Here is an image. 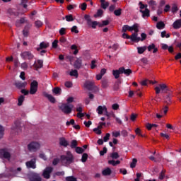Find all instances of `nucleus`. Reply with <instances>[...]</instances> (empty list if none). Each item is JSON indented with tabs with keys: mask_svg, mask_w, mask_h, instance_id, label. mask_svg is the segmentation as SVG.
<instances>
[{
	"mask_svg": "<svg viewBox=\"0 0 181 181\" xmlns=\"http://www.w3.org/2000/svg\"><path fill=\"white\" fill-rule=\"evenodd\" d=\"M53 172V168L52 167H47L43 173H42V176L44 179H50V174Z\"/></svg>",
	"mask_w": 181,
	"mask_h": 181,
	"instance_id": "1a4fd4ad",
	"label": "nucleus"
},
{
	"mask_svg": "<svg viewBox=\"0 0 181 181\" xmlns=\"http://www.w3.org/2000/svg\"><path fill=\"white\" fill-rule=\"evenodd\" d=\"M28 0H21V5L25 8L26 9V8H28Z\"/></svg>",
	"mask_w": 181,
	"mask_h": 181,
	"instance_id": "3c124183",
	"label": "nucleus"
},
{
	"mask_svg": "<svg viewBox=\"0 0 181 181\" xmlns=\"http://www.w3.org/2000/svg\"><path fill=\"white\" fill-rule=\"evenodd\" d=\"M75 149H76V153L80 154V153H83V152H84V150L81 147H76Z\"/></svg>",
	"mask_w": 181,
	"mask_h": 181,
	"instance_id": "bf43d9fd",
	"label": "nucleus"
},
{
	"mask_svg": "<svg viewBox=\"0 0 181 181\" xmlns=\"http://www.w3.org/2000/svg\"><path fill=\"white\" fill-rule=\"evenodd\" d=\"M45 97H46L49 100V101L52 104H54V103H56V98H54L53 95L48 93H45Z\"/></svg>",
	"mask_w": 181,
	"mask_h": 181,
	"instance_id": "393cba45",
	"label": "nucleus"
},
{
	"mask_svg": "<svg viewBox=\"0 0 181 181\" xmlns=\"http://www.w3.org/2000/svg\"><path fill=\"white\" fill-rule=\"evenodd\" d=\"M161 37H166L167 39H168V37H170V34L169 33H166V30L162 31L161 32V35H160Z\"/></svg>",
	"mask_w": 181,
	"mask_h": 181,
	"instance_id": "de8ad7c7",
	"label": "nucleus"
},
{
	"mask_svg": "<svg viewBox=\"0 0 181 181\" xmlns=\"http://www.w3.org/2000/svg\"><path fill=\"white\" fill-rule=\"evenodd\" d=\"M23 23H29V22L28 21V20H26V18L25 17L21 18L20 20H17L16 22V26L18 28L19 26H21V24L22 25Z\"/></svg>",
	"mask_w": 181,
	"mask_h": 181,
	"instance_id": "6ab92c4d",
	"label": "nucleus"
},
{
	"mask_svg": "<svg viewBox=\"0 0 181 181\" xmlns=\"http://www.w3.org/2000/svg\"><path fill=\"white\" fill-rule=\"evenodd\" d=\"M108 163L109 165H112V166H117V165H119V163H121V161H119V160L116 161L114 160H108Z\"/></svg>",
	"mask_w": 181,
	"mask_h": 181,
	"instance_id": "72a5a7b5",
	"label": "nucleus"
},
{
	"mask_svg": "<svg viewBox=\"0 0 181 181\" xmlns=\"http://www.w3.org/2000/svg\"><path fill=\"white\" fill-rule=\"evenodd\" d=\"M11 129L16 134H19V132H22V127L21 126V122L16 121L14 122V125L11 127Z\"/></svg>",
	"mask_w": 181,
	"mask_h": 181,
	"instance_id": "6e6552de",
	"label": "nucleus"
},
{
	"mask_svg": "<svg viewBox=\"0 0 181 181\" xmlns=\"http://www.w3.org/2000/svg\"><path fill=\"white\" fill-rule=\"evenodd\" d=\"M164 103H165L167 105H170V104H172V93L170 92L167 93L164 98Z\"/></svg>",
	"mask_w": 181,
	"mask_h": 181,
	"instance_id": "ddd939ff",
	"label": "nucleus"
},
{
	"mask_svg": "<svg viewBox=\"0 0 181 181\" xmlns=\"http://www.w3.org/2000/svg\"><path fill=\"white\" fill-rule=\"evenodd\" d=\"M28 169H36V158H33L30 161L25 163Z\"/></svg>",
	"mask_w": 181,
	"mask_h": 181,
	"instance_id": "9b49d317",
	"label": "nucleus"
},
{
	"mask_svg": "<svg viewBox=\"0 0 181 181\" xmlns=\"http://www.w3.org/2000/svg\"><path fill=\"white\" fill-rule=\"evenodd\" d=\"M23 101H25V96L21 95L18 99V107H21V105H22V104H23Z\"/></svg>",
	"mask_w": 181,
	"mask_h": 181,
	"instance_id": "c9c22d12",
	"label": "nucleus"
},
{
	"mask_svg": "<svg viewBox=\"0 0 181 181\" xmlns=\"http://www.w3.org/2000/svg\"><path fill=\"white\" fill-rule=\"evenodd\" d=\"M0 156L4 159H11V153L8 152L5 148L0 149Z\"/></svg>",
	"mask_w": 181,
	"mask_h": 181,
	"instance_id": "f8f14e48",
	"label": "nucleus"
},
{
	"mask_svg": "<svg viewBox=\"0 0 181 181\" xmlns=\"http://www.w3.org/2000/svg\"><path fill=\"white\" fill-rule=\"evenodd\" d=\"M129 39L132 40V42H134L135 43H138V42L141 41V38L138 37V33H133Z\"/></svg>",
	"mask_w": 181,
	"mask_h": 181,
	"instance_id": "4468645a",
	"label": "nucleus"
},
{
	"mask_svg": "<svg viewBox=\"0 0 181 181\" xmlns=\"http://www.w3.org/2000/svg\"><path fill=\"white\" fill-rule=\"evenodd\" d=\"M156 28H157V29H159L160 30L161 29H165V23H163V21H160V22L157 23Z\"/></svg>",
	"mask_w": 181,
	"mask_h": 181,
	"instance_id": "473e14b6",
	"label": "nucleus"
},
{
	"mask_svg": "<svg viewBox=\"0 0 181 181\" xmlns=\"http://www.w3.org/2000/svg\"><path fill=\"white\" fill-rule=\"evenodd\" d=\"M108 25H110V21H108V20L103 21L102 23H99V28H103V27L107 26Z\"/></svg>",
	"mask_w": 181,
	"mask_h": 181,
	"instance_id": "ea45409f",
	"label": "nucleus"
},
{
	"mask_svg": "<svg viewBox=\"0 0 181 181\" xmlns=\"http://www.w3.org/2000/svg\"><path fill=\"white\" fill-rule=\"evenodd\" d=\"M171 11L173 13H176V12L179 11V8H177V6L176 4H173L172 6Z\"/></svg>",
	"mask_w": 181,
	"mask_h": 181,
	"instance_id": "603ef678",
	"label": "nucleus"
},
{
	"mask_svg": "<svg viewBox=\"0 0 181 181\" xmlns=\"http://www.w3.org/2000/svg\"><path fill=\"white\" fill-rule=\"evenodd\" d=\"M120 73H122V74H124L125 76H128L132 74V70H131L130 69H125V67L122 66V67H120Z\"/></svg>",
	"mask_w": 181,
	"mask_h": 181,
	"instance_id": "dca6fc26",
	"label": "nucleus"
},
{
	"mask_svg": "<svg viewBox=\"0 0 181 181\" xmlns=\"http://www.w3.org/2000/svg\"><path fill=\"white\" fill-rule=\"evenodd\" d=\"M21 170H22V168L21 167H18L17 169L11 168L10 172L13 173V175L16 176L18 175V172H21Z\"/></svg>",
	"mask_w": 181,
	"mask_h": 181,
	"instance_id": "58836bf2",
	"label": "nucleus"
},
{
	"mask_svg": "<svg viewBox=\"0 0 181 181\" xmlns=\"http://www.w3.org/2000/svg\"><path fill=\"white\" fill-rule=\"evenodd\" d=\"M79 8H81V11H86V9H87V4L83 3L80 4Z\"/></svg>",
	"mask_w": 181,
	"mask_h": 181,
	"instance_id": "4d7b16f0",
	"label": "nucleus"
},
{
	"mask_svg": "<svg viewBox=\"0 0 181 181\" xmlns=\"http://www.w3.org/2000/svg\"><path fill=\"white\" fill-rule=\"evenodd\" d=\"M119 84H121V81L120 80L115 82V83L113 86V90L115 91H118V90H119Z\"/></svg>",
	"mask_w": 181,
	"mask_h": 181,
	"instance_id": "e433bc0d",
	"label": "nucleus"
},
{
	"mask_svg": "<svg viewBox=\"0 0 181 181\" xmlns=\"http://www.w3.org/2000/svg\"><path fill=\"white\" fill-rule=\"evenodd\" d=\"M138 163V160L136 158H133L132 163H130V168L134 169L136 166V163Z\"/></svg>",
	"mask_w": 181,
	"mask_h": 181,
	"instance_id": "79ce46f5",
	"label": "nucleus"
},
{
	"mask_svg": "<svg viewBox=\"0 0 181 181\" xmlns=\"http://www.w3.org/2000/svg\"><path fill=\"white\" fill-rule=\"evenodd\" d=\"M112 74H113L115 78H119V74H122V73L120 71V68H119L118 70H113Z\"/></svg>",
	"mask_w": 181,
	"mask_h": 181,
	"instance_id": "c85d7f7f",
	"label": "nucleus"
},
{
	"mask_svg": "<svg viewBox=\"0 0 181 181\" xmlns=\"http://www.w3.org/2000/svg\"><path fill=\"white\" fill-rule=\"evenodd\" d=\"M66 181H77V178L74 176H69L66 177Z\"/></svg>",
	"mask_w": 181,
	"mask_h": 181,
	"instance_id": "13d9d810",
	"label": "nucleus"
},
{
	"mask_svg": "<svg viewBox=\"0 0 181 181\" xmlns=\"http://www.w3.org/2000/svg\"><path fill=\"white\" fill-rule=\"evenodd\" d=\"M148 83H149L150 84H156V81H155L154 82L153 81H150L148 79H146L143 81H141V86H148Z\"/></svg>",
	"mask_w": 181,
	"mask_h": 181,
	"instance_id": "c756f323",
	"label": "nucleus"
},
{
	"mask_svg": "<svg viewBox=\"0 0 181 181\" xmlns=\"http://www.w3.org/2000/svg\"><path fill=\"white\" fill-rule=\"evenodd\" d=\"M33 67H35V70H37L38 69H42V67H43V60L39 59L37 61V62H35Z\"/></svg>",
	"mask_w": 181,
	"mask_h": 181,
	"instance_id": "f3484780",
	"label": "nucleus"
},
{
	"mask_svg": "<svg viewBox=\"0 0 181 181\" xmlns=\"http://www.w3.org/2000/svg\"><path fill=\"white\" fill-rule=\"evenodd\" d=\"M105 153H107V147H103V151H100V156H104V155H105Z\"/></svg>",
	"mask_w": 181,
	"mask_h": 181,
	"instance_id": "338daca9",
	"label": "nucleus"
},
{
	"mask_svg": "<svg viewBox=\"0 0 181 181\" xmlns=\"http://www.w3.org/2000/svg\"><path fill=\"white\" fill-rule=\"evenodd\" d=\"M147 49L146 46L137 47V52L139 54H142Z\"/></svg>",
	"mask_w": 181,
	"mask_h": 181,
	"instance_id": "2f4dec72",
	"label": "nucleus"
},
{
	"mask_svg": "<svg viewBox=\"0 0 181 181\" xmlns=\"http://www.w3.org/2000/svg\"><path fill=\"white\" fill-rule=\"evenodd\" d=\"M37 87H39L37 81H33L30 83V94L33 95L35 93H37Z\"/></svg>",
	"mask_w": 181,
	"mask_h": 181,
	"instance_id": "0eeeda50",
	"label": "nucleus"
},
{
	"mask_svg": "<svg viewBox=\"0 0 181 181\" xmlns=\"http://www.w3.org/2000/svg\"><path fill=\"white\" fill-rule=\"evenodd\" d=\"M59 33L61 36H64V35L66 34V28H62L59 31Z\"/></svg>",
	"mask_w": 181,
	"mask_h": 181,
	"instance_id": "052dcab7",
	"label": "nucleus"
},
{
	"mask_svg": "<svg viewBox=\"0 0 181 181\" xmlns=\"http://www.w3.org/2000/svg\"><path fill=\"white\" fill-rule=\"evenodd\" d=\"M71 32L74 33H78V30H77V26L76 25H74L71 28Z\"/></svg>",
	"mask_w": 181,
	"mask_h": 181,
	"instance_id": "0e129e2a",
	"label": "nucleus"
},
{
	"mask_svg": "<svg viewBox=\"0 0 181 181\" xmlns=\"http://www.w3.org/2000/svg\"><path fill=\"white\" fill-rule=\"evenodd\" d=\"M122 30L124 33L127 32V30H129V32H132V27L128 25H124Z\"/></svg>",
	"mask_w": 181,
	"mask_h": 181,
	"instance_id": "7c9ffc66",
	"label": "nucleus"
},
{
	"mask_svg": "<svg viewBox=\"0 0 181 181\" xmlns=\"http://www.w3.org/2000/svg\"><path fill=\"white\" fill-rule=\"evenodd\" d=\"M28 149L30 152H37L40 149V144L36 141H32L28 144Z\"/></svg>",
	"mask_w": 181,
	"mask_h": 181,
	"instance_id": "20e7f679",
	"label": "nucleus"
},
{
	"mask_svg": "<svg viewBox=\"0 0 181 181\" xmlns=\"http://www.w3.org/2000/svg\"><path fill=\"white\" fill-rule=\"evenodd\" d=\"M52 93L56 95H60L62 94V89L60 87H55L52 89Z\"/></svg>",
	"mask_w": 181,
	"mask_h": 181,
	"instance_id": "cd10ccee",
	"label": "nucleus"
},
{
	"mask_svg": "<svg viewBox=\"0 0 181 181\" xmlns=\"http://www.w3.org/2000/svg\"><path fill=\"white\" fill-rule=\"evenodd\" d=\"M110 136H111V134H110V133H107L106 135L103 137V142H108L110 140Z\"/></svg>",
	"mask_w": 181,
	"mask_h": 181,
	"instance_id": "864d4df0",
	"label": "nucleus"
},
{
	"mask_svg": "<svg viewBox=\"0 0 181 181\" xmlns=\"http://www.w3.org/2000/svg\"><path fill=\"white\" fill-rule=\"evenodd\" d=\"M110 157L112 159H118L119 158V154H118L117 152H113L111 153Z\"/></svg>",
	"mask_w": 181,
	"mask_h": 181,
	"instance_id": "09e8293b",
	"label": "nucleus"
},
{
	"mask_svg": "<svg viewBox=\"0 0 181 181\" xmlns=\"http://www.w3.org/2000/svg\"><path fill=\"white\" fill-rule=\"evenodd\" d=\"M66 155L67 156H61V163H62L63 166H68V165H71V163H73L74 161V156L71 152L68 151Z\"/></svg>",
	"mask_w": 181,
	"mask_h": 181,
	"instance_id": "f257e3e1",
	"label": "nucleus"
},
{
	"mask_svg": "<svg viewBox=\"0 0 181 181\" xmlns=\"http://www.w3.org/2000/svg\"><path fill=\"white\" fill-rule=\"evenodd\" d=\"M122 13V8H119L117 10L114 11V14L115 15V16H121V14Z\"/></svg>",
	"mask_w": 181,
	"mask_h": 181,
	"instance_id": "49530a36",
	"label": "nucleus"
},
{
	"mask_svg": "<svg viewBox=\"0 0 181 181\" xmlns=\"http://www.w3.org/2000/svg\"><path fill=\"white\" fill-rule=\"evenodd\" d=\"M50 45L49 42H42L40 43V47L37 48V52H40V50H43V49H47Z\"/></svg>",
	"mask_w": 181,
	"mask_h": 181,
	"instance_id": "2eb2a0df",
	"label": "nucleus"
},
{
	"mask_svg": "<svg viewBox=\"0 0 181 181\" xmlns=\"http://www.w3.org/2000/svg\"><path fill=\"white\" fill-rule=\"evenodd\" d=\"M75 124H76V122L74 121V119H70V121H67L66 122V127H70V125H73L74 126Z\"/></svg>",
	"mask_w": 181,
	"mask_h": 181,
	"instance_id": "8fccbe9b",
	"label": "nucleus"
},
{
	"mask_svg": "<svg viewBox=\"0 0 181 181\" xmlns=\"http://www.w3.org/2000/svg\"><path fill=\"white\" fill-rule=\"evenodd\" d=\"M96 111L99 115H103V113L104 112V111H107V107L105 106L103 107L100 105L98 107Z\"/></svg>",
	"mask_w": 181,
	"mask_h": 181,
	"instance_id": "4be33fe9",
	"label": "nucleus"
},
{
	"mask_svg": "<svg viewBox=\"0 0 181 181\" xmlns=\"http://www.w3.org/2000/svg\"><path fill=\"white\" fill-rule=\"evenodd\" d=\"M84 19L87 22V25H88L93 29H96L97 26H100V23L98 21H92L91 16L88 14L84 15Z\"/></svg>",
	"mask_w": 181,
	"mask_h": 181,
	"instance_id": "7ed1b4c3",
	"label": "nucleus"
},
{
	"mask_svg": "<svg viewBox=\"0 0 181 181\" xmlns=\"http://www.w3.org/2000/svg\"><path fill=\"white\" fill-rule=\"evenodd\" d=\"M139 12L142 13V18H149L151 16V11L148 8H146L144 11L139 10Z\"/></svg>",
	"mask_w": 181,
	"mask_h": 181,
	"instance_id": "aec40b11",
	"label": "nucleus"
},
{
	"mask_svg": "<svg viewBox=\"0 0 181 181\" xmlns=\"http://www.w3.org/2000/svg\"><path fill=\"white\" fill-rule=\"evenodd\" d=\"M155 44H151L148 47H147V49L148 52H152V50H153V49H155Z\"/></svg>",
	"mask_w": 181,
	"mask_h": 181,
	"instance_id": "774afa93",
	"label": "nucleus"
},
{
	"mask_svg": "<svg viewBox=\"0 0 181 181\" xmlns=\"http://www.w3.org/2000/svg\"><path fill=\"white\" fill-rule=\"evenodd\" d=\"M59 108L64 112V114H71V111H73V105L69 106V105L66 103H63L59 106Z\"/></svg>",
	"mask_w": 181,
	"mask_h": 181,
	"instance_id": "39448f33",
	"label": "nucleus"
},
{
	"mask_svg": "<svg viewBox=\"0 0 181 181\" xmlns=\"http://www.w3.org/2000/svg\"><path fill=\"white\" fill-rule=\"evenodd\" d=\"M111 173H112V170L110 168H107L102 171L103 176H110Z\"/></svg>",
	"mask_w": 181,
	"mask_h": 181,
	"instance_id": "5701e85b",
	"label": "nucleus"
},
{
	"mask_svg": "<svg viewBox=\"0 0 181 181\" xmlns=\"http://www.w3.org/2000/svg\"><path fill=\"white\" fill-rule=\"evenodd\" d=\"M65 19L66 22H73V21H74V18H73V15L71 14L66 16Z\"/></svg>",
	"mask_w": 181,
	"mask_h": 181,
	"instance_id": "c03bdc74",
	"label": "nucleus"
},
{
	"mask_svg": "<svg viewBox=\"0 0 181 181\" xmlns=\"http://www.w3.org/2000/svg\"><path fill=\"white\" fill-rule=\"evenodd\" d=\"M15 86L17 88H25V87H26V86H28V83L27 82H22V81H18L15 83Z\"/></svg>",
	"mask_w": 181,
	"mask_h": 181,
	"instance_id": "412c9836",
	"label": "nucleus"
},
{
	"mask_svg": "<svg viewBox=\"0 0 181 181\" xmlns=\"http://www.w3.org/2000/svg\"><path fill=\"white\" fill-rule=\"evenodd\" d=\"M59 145L61 146H64V148H67V146H69V141L67 140H66V138L60 137L59 138Z\"/></svg>",
	"mask_w": 181,
	"mask_h": 181,
	"instance_id": "a211bd4d",
	"label": "nucleus"
},
{
	"mask_svg": "<svg viewBox=\"0 0 181 181\" xmlns=\"http://www.w3.org/2000/svg\"><path fill=\"white\" fill-rule=\"evenodd\" d=\"M69 75L71 76V77H78V71H77L76 69H74V70H71L70 71V74Z\"/></svg>",
	"mask_w": 181,
	"mask_h": 181,
	"instance_id": "4c0bfd02",
	"label": "nucleus"
},
{
	"mask_svg": "<svg viewBox=\"0 0 181 181\" xmlns=\"http://www.w3.org/2000/svg\"><path fill=\"white\" fill-rule=\"evenodd\" d=\"M5 129H4V127L2 125H0V139H2L4 138V132Z\"/></svg>",
	"mask_w": 181,
	"mask_h": 181,
	"instance_id": "5fc2aeb1",
	"label": "nucleus"
},
{
	"mask_svg": "<svg viewBox=\"0 0 181 181\" xmlns=\"http://www.w3.org/2000/svg\"><path fill=\"white\" fill-rule=\"evenodd\" d=\"M173 27L174 29H180L181 28V19L176 20L173 24Z\"/></svg>",
	"mask_w": 181,
	"mask_h": 181,
	"instance_id": "b1692460",
	"label": "nucleus"
},
{
	"mask_svg": "<svg viewBox=\"0 0 181 181\" xmlns=\"http://www.w3.org/2000/svg\"><path fill=\"white\" fill-rule=\"evenodd\" d=\"M138 28H139V25L138 23H134L132 26V30H134V33H138V32H139V29Z\"/></svg>",
	"mask_w": 181,
	"mask_h": 181,
	"instance_id": "f704fd0d",
	"label": "nucleus"
},
{
	"mask_svg": "<svg viewBox=\"0 0 181 181\" xmlns=\"http://www.w3.org/2000/svg\"><path fill=\"white\" fill-rule=\"evenodd\" d=\"M35 26L36 28H42L43 26V22H42L40 20H37L35 22Z\"/></svg>",
	"mask_w": 181,
	"mask_h": 181,
	"instance_id": "37998d69",
	"label": "nucleus"
},
{
	"mask_svg": "<svg viewBox=\"0 0 181 181\" xmlns=\"http://www.w3.org/2000/svg\"><path fill=\"white\" fill-rule=\"evenodd\" d=\"M21 57L23 60H33L35 56L30 52V51H25L21 53Z\"/></svg>",
	"mask_w": 181,
	"mask_h": 181,
	"instance_id": "423d86ee",
	"label": "nucleus"
},
{
	"mask_svg": "<svg viewBox=\"0 0 181 181\" xmlns=\"http://www.w3.org/2000/svg\"><path fill=\"white\" fill-rule=\"evenodd\" d=\"M30 181H42V177L39 173H33L29 176Z\"/></svg>",
	"mask_w": 181,
	"mask_h": 181,
	"instance_id": "9d476101",
	"label": "nucleus"
},
{
	"mask_svg": "<svg viewBox=\"0 0 181 181\" xmlns=\"http://www.w3.org/2000/svg\"><path fill=\"white\" fill-rule=\"evenodd\" d=\"M87 159H88V154H87V153H85L82 155L81 162L84 163L87 162Z\"/></svg>",
	"mask_w": 181,
	"mask_h": 181,
	"instance_id": "a18cd8bd",
	"label": "nucleus"
},
{
	"mask_svg": "<svg viewBox=\"0 0 181 181\" xmlns=\"http://www.w3.org/2000/svg\"><path fill=\"white\" fill-rule=\"evenodd\" d=\"M107 6H110V3L108 1L101 4V8H103V9H106Z\"/></svg>",
	"mask_w": 181,
	"mask_h": 181,
	"instance_id": "680f3d73",
	"label": "nucleus"
},
{
	"mask_svg": "<svg viewBox=\"0 0 181 181\" xmlns=\"http://www.w3.org/2000/svg\"><path fill=\"white\" fill-rule=\"evenodd\" d=\"M93 86H94V83L93 82L86 81L84 83L85 88H87V90H93Z\"/></svg>",
	"mask_w": 181,
	"mask_h": 181,
	"instance_id": "bb28decb",
	"label": "nucleus"
},
{
	"mask_svg": "<svg viewBox=\"0 0 181 181\" xmlns=\"http://www.w3.org/2000/svg\"><path fill=\"white\" fill-rule=\"evenodd\" d=\"M58 43H59V40H54V42H52V48L57 49Z\"/></svg>",
	"mask_w": 181,
	"mask_h": 181,
	"instance_id": "69168bd1",
	"label": "nucleus"
},
{
	"mask_svg": "<svg viewBox=\"0 0 181 181\" xmlns=\"http://www.w3.org/2000/svg\"><path fill=\"white\" fill-rule=\"evenodd\" d=\"M103 13H104V11L102 9H99L97 11V14L94 15V17L97 18V16H102Z\"/></svg>",
	"mask_w": 181,
	"mask_h": 181,
	"instance_id": "6e6d98bb",
	"label": "nucleus"
},
{
	"mask_svg": "<svg viewBox=\"0 0 181 181\" xmlns=\"http://www.w3.org/2000/svg\"><path fill=\"white\" fill-rule=\"evenodd\" d=\"M156 94H160V91L163 94H168L170 93V88L165 83H160L158 86L155 88Z\"/></svg>",
	"mask_w": 181,
	"mask_h": 181,
	"instance_id": "f03ea898",
	"label": "nucleus"
},
{
	"mask_svg": "<svg viewBox=\"0 0 181 181\" xmlns=\"http://www.w3.org/2000/svg\"><path fill=\"white\" fill-rule=\"evenodd\" d=\"M65 87H66L67 88H71V87H73V83L70 81L65 82Z\"/></svg>",
	"mask_w": 181,
	"mask_h": 181,
	"instance_id": "e2e57ef3",
	"label": "nucleus"
},
{
	"mask_svg": "<svg viewBox=\"0 0 181 181\" xmlns=\"http://www.w3.org/2000/svg\"><path fill=\"white\" fill-rule=\"evenodd\" d=\"M77 145H78V144L77 143V140H72L71 142V149H76L77 147Z\"/></svg>",
	"mask_w": 181,
	"mask_h": 181,
	"instance_id": "a19ab883",
	"label": "nucleus"
},
{
	"mask_svg": "<svg viewBox=\"0 0 181 181\" xmlns=\"http://www.w3.org/2000/svg\"><path fill=\"white\" fill-rule=\"evenodd\" d=\"M83 63V61L80 59H77V60L75 61L74 63V68L75 69H81V64Z\"/></svg>",
	"mask_w": 181,
	"mask_h": 181,
	"instance_id": "a878e982",
	"label": "nucleus"
}]
</instances>
